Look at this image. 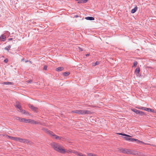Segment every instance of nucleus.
I'll use <instances>...</instances> for the list:
<instances>
[{"label": "nucleus", "instance_id": "obj_22", "mask_svg": "<svg viewBox=\"0 0 156 156\" xmlns=\"http://www.w3.org/2000/svg\"><path fill=\"white\" fill-rule=\"evenodd\" d=\"M117 134L119 135H123L124 136H128V137L130 136H129L128 135H127L126 134H122V133H118Z\"/></svg>", "mask_w": 156, "mask_h": 156}, {"label": "nucleus", "instance_id": "obj_8", "mask_svg": "<svg viewBox=\"0 0 156 156\" xmlns=\"http://www.w3.org/2000/svg\"><path fill=\"white\" fill-rule=\"evenodd\" d=\"M29 107L32 109L34 111H37V108L35 107H34L32 105H29Z\"/></svg>", "mask_w": 156, "mask_h": 156}, {"label": "nucleus", "instance_id": "obj_2", "mask_svg": "<svg viewBox=\"0 0 156 156\" xmlns=\"http://www.w3.org/2000/svg\"><path fill=\"white\" fill-rule=\"evenodd\" d=\"M42 130L44 132L49 134L51 137H52L53 138H55V139L58 140H60L61 139V137L55 135L52 132L49 130H48V129H46L43 128Z\"/></svg>", "mask_w": 156, "mask_h": 156}, {"label": "nucleus", "instance_id": "obj_6", "mask_svg": "<svg viewBox=\"0 0 156 156\" xmlns=\"http://www.w3.org/2000/svg\"><path fill=\"white\" fill-rule=\"evenodd\" d=\"M133 112L138 114H140L141 115H144L145 114L144 112L140 111L136 109H134L133 110Z\"/></svg>", "mask_w": 156, "mask_h": 156}, {"label": "nucleus", "instance_id": "obj_25", "mask_svg": "<svg viewBox=\"0 0 156 156\" xmlns=\"http://www.w3.org/2000/svg\"><path fill=\"white\" fill-rule=\"evenodd\" d=\"M136 140H137L136 139H134V138H131V140H130V141H131V142H134V141L136 142Z\"/></svg>", "mask_w": 156, "mask_h": 156}, {"label": "nucleus", "instance_id": "obj_24", "mask_svg": "<svg viewBox=\"0 0 156 156\" xmlns=\"http://www.w3.org/2000/svg\"><path fill=\"white\" fill-rule=\"evenodd\" d=\"M136 140V142L137 144H140V143H142V144H144V143L143 142L137 139Z\"/></svg>", "mask_w": 156, "mask_h": 156}, {"label": "nucleus", "instance_id": "obj_40", "mask_svg": "<svg viewBox=\"0 0 156 156\" xmlns=\"http://www.w3.org/2000/svg\"><path fill=\"white\" fill-rule=\"evenodd\" d=\"M89 54H87L86 55V56H89Z\"/></svg>", "mask_w": 156, "mask_h": 156}, {"label": "nucleus", "instance_id": "obj_26", "mask_svg": "<svg viewBox=\"0 0 156 156\" xmlns=\"http://www.w3.org/2000/svg\"><path fill=\"white\" fill-rule=\"evenodd\" d=\"M11 48V46L10 45H9L8 47L7 48V47H5V49H6L7 50H9L10 48Z\"/></svg>", "mask_w": 156, "mask_h": 156}, {"label": "nucleus", "instance_id": "obj_34", "mask_svg": "<svg viewBox=\"0 0 156 156\" xmlns=\"http://www.w3.org/2000/svg\"><path fill=\"white\" fill-rule=\"evenodd\" d=\"M20 111L21 112L25 114V111L24 110H23L22 109L21 111Z\"/></svg>", "mask_w": 156, "mask_h": 156}, {"label": "nucleus", "instance_id": "obj_12", "mask_svg": "<svg viewBox=\"0 0 156 156\" xmlns=\"http://www.w3.org/2000/svg\"><path fill=\"white\" fill-rule=\"evenodd\" d=\"M16 119L17 120H19L21 122H24V118H21L19 117H17L16 118Z\"/></svg>", "mask_w": 156, "mask_h": 156}, {"label": "nucleus", "instance_id": "obj_42", "mask_svg": "<svg viewBox=\"0 0 156 156\" xmlns=\"http://www.w3.org/2000/svg\"><path fill=\"white\" fill-rule=\"evenodd\" d=\"M28 61H25V62H28Z\"/></svg>", "mask_w": 156, "mask_h": 156}, {"label": "nucleus", "instance_id": "obj_16", "mask_svg": "<svg viewBox=\"0 0 156 156\" xmlns=\"http://www.w3.org/2000/svg\"><path fill=\"white\" fill-rule=\"evenodd\" d=\"M16 107L18 109H19L20 111H21L22 110L21 106L19 104H17Z\"/></svg>", "mask_w": 156, "mask_h": 156}, {"label": "nucleus", "instance_id": "obj_28", "mask_svg": "<svg viewBox=\"0 0 156 156\" xmlns=\"http://www.w3.org/2000/svg\"><path fill=\"white\" fill-rule=\"evenodd\" d=\"M125 138L126 140L130 141L131 138H130L129 137H125Z\"/></svg>", "mask_w": 156, "mask_h": 156}, {"label": "nucleus", "instance_id": "obj_27", "mask_svg": "<svg viewBox=\"0 0 156 156\" xmlns=\"http://www.w3.org/2000/svg\"><path fill=\"white\" fill-rule=\"evenodd\" d=\"M137 64V62L136 61H135L133 62V65L134 66H136Z\"/></svg>", "mask_w": 156, "mask_h": 156}, {"label": "nucleus", "instance_id": "obj_11", "mask_svg": "<svg viewBox=\"0 0 156 156\" xmlns=\"http://www.w3.org/2000/svg\"><path fill=\"white\" fill-rule=\"evenodd\" d=\"M85 19L90 20H94V18L92 17H87L85 18Z\"/></svg>", "mask_w": 156, "mask_h": 156}, {"label": "nucleus", "instance_id": "obj_20", "mask_svg": "<svg viewBox=\"0 0 156 156\" xmlns=\"http://www.w3.org/2000/svg\"><path fill=\"white\" fill-rule=\"evenodd\" d=\"M140 71V69L139 68H137L135 70V73H139Z\"/></svg>", "mask_w": 156, "mask_h": 156}, {"label": "nucleus", "instance_id": "obj_21", "mask_svg": "<svg viewBox=\"0 0 156 156\" xmlns=\"http://www.w3.org/2000/svg\"><path fill=\"white\" fill-rule=\"evenodd\" d=\"M72 113H76L79 114V110H74L71 112Z\"/></svg>", "mask_w": 156, "mask_h": 156}, {"label": "nucleus", "instance_id": "obj_5", "mask_svg": "<svg viewBox=\"0 0 156 156\" xmlns=\"http://www.w3.org/2000/svg\"><path fill=\"white\" fill-rule=\"evenodd\" d=\"M16 141L25 143H27L29 142L28 140L23 139L19 137H17Z\"/></svg>", "mask_w": 156, "mask_h": 156}, {"label": "nucleus", "instance_id": "obj_19", "mask_svg": "<svg viewBox=\"0 0 156 156\" xmlns=\"http://www.w3.org/2000/svg\"><path fill=\"white\" fill-rule=\"evenodd\" d=\"M70 74V73L69 72H65L63 73V75L64 76H67Z\"/></svg>", "mask_w": 156, "mask_h": 156}, {"label": "nucleus", "instance_id": "obj_10", "mask_svg": "<svg viewBox=\"0 0 156 156\" xmlns=\"http://www.w3.org/2000/svg\"><path fill=\"white\" fill-rule=\"evenodd\" d=\"M63 69L64 68L63 67H60L56 68V70L57 71L59 72L60 71H62Z\"/></svg>", "mask_w": 156, "mask_h": 156}, {"label": "nucleus", "instance_id": "obj_1", "mask_svg": "<svg viewBox=\"0 0 156 156\" xmlns=\"http://www.w3.org/2000/svg\"><path fill=\"white\" fill-rule=\"evenodd\" d=\"M51 146L56 151L61 153L64 154L66 152L67 153L72 152L71 150L66 151L65 149H63L62 146L59 144L55 143L52 142L51 144Z\"/></svg>", "mask_w": 156, "mask_h": 156}, {"label": "nucleus", "instance_id": "obj_15", "mask_svg": "<svg viewBox=\"0 0 156 156\" xmlns=\"http://www.w3.org/2000/svg\"><path fill=\"white\" fill-rule=\"evenodd\" d=\"M137 108H138L139 109L144 110L146 111H147V108L143 107H140Z\"/></svg>", "mask_w": 156, "mask_h": 156}, {"label": "nucleus", "instance_id": "obj_41", "mask_svg": "<svg viewBox=\"0 0 156 156\" xmlns=\"http://www.w3.org/2000/svg\"><path fill=\"white\" fill-rule=\"evenodd\" d=\"M24 60V58H23V59H22V60H21V61H23Z\"/></svg>", "mask_w": 156, "mask_h": 156}, {"label": "nucleus", "instance_id": "obj_39", "mask_svg": "<svg viewBox=\"0 0 156 156\" xmlns=\"http://www.w3.org/2000/svg\"><path fill=\"white\" fill-rule=\"evenodd\" d=\"M12 38H9V41H11V40H12Z\"/></svg>", "mask_w": 156, "mask_h": 156}, {"label": "nucleus", "instance_id": "obj_4", "mask_svg": "<svg viewBox=\"0 0 156 156\" xmlns=\"http://www.w3.org/2000/svg\"><path fill=\"white\" fill-rule=\"evenodd\" d=\"M79 115L89 114L90 113L89 111L83 110H79Z\"/></svg>", "mask_w": 156, "mask_h": 156}, {"label": "nucleus", "instance_id": "obj_36", "mask_svg": "<svg viewBox=\"0 0 156 156\" xmlns=\"http://www.w3.org/2000/svg\"><path fill=\"white\" fill-rule=\"evenodd\" d=\"M32 80H28L27 82L28 83H30L32 82Z\"/></svg>", "mask_w": 156, "mask_h": 156}, {"label": "nucleus", "instance_id": "obj_35", "mask_svg": "<svg viewBox=\"0 0 156 156\" xmlns=\"http://www.w3.org/2000/svg\"><path fill=\"white\" fill-rule=\"evenodd\" d=\"M99 64V62H96L95 63V65H94V66H96V65H98Z\"/></svg>", "mask_w": 156, "mask_h": 156}, {"label": "nucleus", "instance_id": "obj_30", "mask_svg": "<svg viewBox=\"0 0 156 156\" xmlns=\"http://www.w3.org/2000/svg\"><path fill=\"white\" fill-rule=\"evenodd\" d=\"M74 154H76L78 156V154H79L80 153H78L77 151H75L74 152H73Z\"/></svg>", "mask_w": 156, "mask_h": 156}, {"label": "nucleus", "instance_id": "obj_9", "mask_svg": "<svg viewBox=\"0 0 156 156\" xmlns=\"http://www.w3.org/2000/svg\"><path fill=\"white\" fill-rule=\"evenodd\" d=\"M137 6H136L134 8L131 10V13H134L137 10Z\"/></svg>", "mask_w": 156, "mask_h": 156}, {"label": "nucleus", "instance_id": "obj_32", "mask_svg": "<svg viewBox=\"0 0 156 156\" xmlns=\"http://www.w3.org/2000/svg\"><path fill=\"white\" fill-rule=\"evenodd\" d=\"M47 66H44V69L45 70H46L47 69Z\"/></svg>", "mask_w": 156, "mask_h": 156}, {"label": "nucleus", "instance_id": "obj_37", "mask_svg": "<svg viewBox=\"0 0 156 156\" xmlns=\"http://www.w3.org/2000/svg\"><path fill=\"white\" fill-rule=\"evenodd\" d=\"M78 4H80V3H82V0H80V1H79L78 2Z\"/></svg>", "mask_w": 156, "mask_h": 156}, {"label": "nucleus", "instance_id": "obj_3", "mask_svg": "<svg viewBox=\"0 0 156 156\" xmlns=\"http://www.w3.org/2000/svg\"><path fill=\"white\" fill-rule=\"evenodd\" d=\"M120 152L123 153H126L128 154H130L132 153L131 150L127 149L122 148L120 150Z\"/></svg>", "mask_w": 156, "mask_h": 156}, {"label": "nucleus", "instance_id": "obj_13", "mask_svg": "<svg viewBox=\"0 0 156 156\" xmlns=\"http://www.w3.org/2000/svg\"><path fill=\"white\" fill-rule=\"evenodd\" d=\"M31 123L33 124H40V123L37 121H35L33 120H31Z\"/></svg>", "mask_w": 156, "mask_h": 156}, {"label": "nucleus", "instance_id": "obj_33", "mask_svg": "<svg viewBox=\"0 0 156 156\" xmlns=\"http://www.w3.org/2000/svg\"><path fill=\"white\" fill-rule=\"evenodd\" d=\"M8 60L7 59H5L4 60V62L5 63H7L8 62Z\"/></svg>", "mask_w": 156, "mask_h": 156}, {"label": "nucleus", "instance_id": "obj_18", "mask_svg": "<svg viewBox=\"0 0 156 156\" xmlns=\"http://www.w3.org/2000/svg\"><path fill=\"white\" fill-rule=\"evenodd\" d=\"M12 83L9 82H4L3 83L5 85H11L12 84Z\"/></svg>", "mask_w": 156, "mask_h": 156}, {"label": "nucleus", "instance_id": "obj_17", "mask_svg": "<svg viewBox=\"0 0 156 156\" xmlns=\"http://www.w3.org/2000/svg\"><path fill=\"white\" fill-rule=\"evenodd\" d=\"M9 138H10L12 140H15L16 141L17 140V137H12V136H9Z\"/></svg>", "mask_w": 156, "mask_h": 156}, {"label": "nucleus", "instance_id": "obj_23", "mask_svg": "<svg viewBox=\"0 0 156 156\" xmlns=\"http://www.w3.org/2000/svg\"><path fill=\"white\" fill-rule=\"evenodd\" d=\"M147 111H148V112H153L154 111V110L151 108H147Z\"/></svg>", "mask_w": 156, "mask_h": 156}, {"label": "nucleus", "instance_id": "obj_38", "mask_svg": "<svg viewBox=\"0 0 156 156\" xmlns=\"http://www.w3.org/2000/svg\"><path fill=\"white\" fill-rule=\"evenodd\" d=\"M79 50H80V51H83V49L82 48H80L79 47Z\"/></svg>", "mask_w": 156, "mask_h": 156}, {"label": "nucleus", "instance_id": "obj_7", "mask_svg": "<svg viewBox=\"0 0 156 156\" xmlns=\"http://www.w3.org/2000/svg\"><path fill=\"white\" fill-rule=\"evenodd\" d=\"M6 36L4 34H2L0 37V40L2 41H5L6 39Z\"/></svg>", "mask_w": 156, "mask_h": 156}, {"label": "nucleus", "instance_id": "obj_14", "mask_svg": "<svg viewBox=\"0 0 156 156\" xmlns=\"http://www.w3.org/2000/svg\"><path fill=\"white\" fill-rule=\"evenodd\" d=\"M31 119H24V122L26 123H31Z\"/></svg>", "mask_w": 156, "mask_h": 156}, {"label": "nucleus", "instance_id": "obj_29", "mask_svg": "<svg viewBox=\"0 0 156 156\" xmlns=\"http://www.w3.org/2000/svg\"><path fill=\"white\" fill-rule=\"evenodd\" d=\"M87 1L88 0H82V3H86L87 2Z\"/></svg>", "mask_w": 156, "mask_h": 156}, {"label": "nucleus", "instance_id": "obj_31", "mask_svg": "<svg viewBox=\"0 0 156 156\" xmlns=\"http://www.w3.org/2000/svg\"><path fill=\"white\" fill-rule=\"evenodd\" d=\"M78 156H86L85 155H83L82 153H80L79 154H78Z\"/></svg>", "mask_w": 156, "mask_h": 156}]
</instances>
